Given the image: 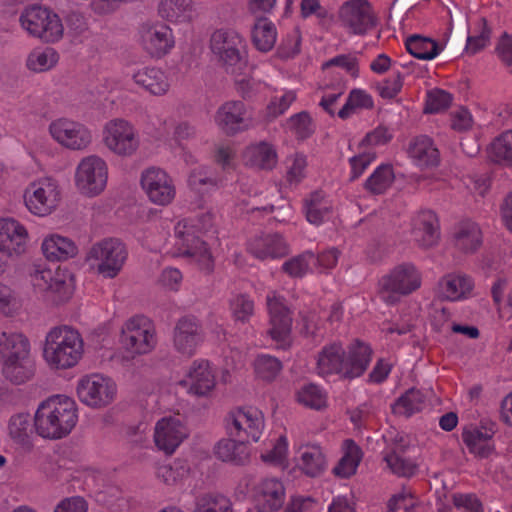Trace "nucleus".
Returning <instances> with one entry per match:
<instances>
[{"instance_id": "f257e3e1", "label": "nucleus", "mask_w": 512, "mask_h": 512, "mask_svg": "<svg viewBox=\"0 0 512 512\" xmlns=\"http://www.w3.org/2000/svg\"><path fill=\"white\" fill-rule=\"evenodd\" d=\"M372 357V349L365 342L355 339L347 348L335 341L324 345L317 354L316 373L321 377L338 375L352 380L362 376Z\"/></svg>"}, {"instance_id": "f03ea898", "label": "nucleus", "mask_w": 512, "mask_h": 512, "mask_svg": "<svg viewBox=\"0 0 512 512\" xmlns=\"http://www.w3.org/2000/svg\"><path fill=\"white\" fill-rule=\"evenodd\" d=\"M77 421L75 401L70 397L57 395L39 405L34 416V427L42 438L56 440L69 435Z\"/></svg>"}, {"instance_id": "7ed1b4c3", "label": "nucleus", "mask_w": 512, "mask_h": 512, "mask_svg": "<svg viewBox=\"0 0 512 512\" xmlns=\"http://www.w3.org/2000/svg\"><path fill=\"white\" fill-rule=\"evenodd\" d=\"M213 214L202 212L195 218L179 221L175 226L178 249L183 256L196 260L201 270L210 273L213 270V260L206 243L198 233L207 232L213 226Z\"/></svg>"}, {"instance_id": "20e7f679", "label": "nucleus", "mask_w": 512, "mask_h": 512, "mask_svg": "<svg viewBox=\"0 0 512 512\" xmlns=\"http://www.w3.org/2000/svg\"><path fill=\"white\" fill-rule=\"evenodd\" d=\"M83 355V340L80 334L68 327H54L45 338L43 356L55 369L75 366Z\"/></svg>"}, {"instance_id": "39448f33", "label": "nucleus", "mask_w": 512, "mask_h": 512, "mask_svg": "<svg viewBox=\"0 0 512 512\" xmlns=\"http://www.w3.org/2000/svg\"><path fill=\"white\" fill-rule=\"evenodd\" d=\"M210 49L220 66L229 74L241 76L248 67L244 38L232 29H217L210 37Z\"/></svg>"}, {"instance_id": "423d86ee", "label": "nucleus", "mask_w": 512, "mask_h": 512, "mask_svg": "<svg viewBox=\"0 0 512 512\" xmlns=\"http://www.w3.org/2000/svg\"><path fill=\"white\" fill-rule=\"evenodd\" d=\"M421 273L411 263L395 266L378 281V295L388 305H394L421 286Z\"/></svg>"}, {"instance_id": "0eeeda50", "label": "nucleus", "mask_w": 512, "mask_h": 512, "mask_svg": "<svg viewBox=\"0 0 512 512\" xmlns=\"http://www.w3.org/2000/svg\"><path fill=\"white\" fill-rule=\"evenodd\" d=\"M128 252L125 244L117 238H106L95 243L87 254L97 272L104 278H115L123 268Z\"/></svg>"}, {"instance_id": "6e6552de", "label": "nucleus", "mask_w": 512, "mask_h": 512, "mask_svg": "<svg viewBox=\"0 0 512 512\" xmlns=\"http://www.w3.org/2000/svg\"><path fill=\"white\" fill-rule=\"evenodd\" d=\"M20 22L29 34L47 43H54L63 36L64 28L58 15L41 6L26 8L20 16Z\"/></svg>"}, {"instance_id": "1a4fd4ad", "label": "nucleus", "mask_w": 512, "mask_h": 512, "mask_svg": "<svg viewBox=\"0 0 512 512\" xmlns=\"http://www.w3.org/2000/svg\"><path fill=\"white\" fill-rule=\"evenodd\" d=\"M121 343L126 350L134 354L151 352L157 344L153 323L143 315L131 317L122 326Z\"/></svg>"}, {"instance_id": "9d476101", "label": "nucleus", "mask_w": 512, "mask_h": 512, "mask_svg": "<svg viewBox=\"0 0 512 512\" xmlns=\"http://www.w3.org/2000/svg\"><path fill=\"white\" fill-rule=\"evenodd\" d=\"M225 428L230 437L257 442L264 430V415L254 407H239L225 417Z\"/></svg>"}, {"instance_id": "9b49d317", "label": "nucleus", "mask_w": 512, "mask_h": 512, "mask_svg": "<svg viewBox=\"0 0 512 512\" xmlns=\"http://www.w3.org/2000/svg\"><path fill=\"white\" fill-rule=\"evenodd\" d=\"M338 21L349 34L363 36L377 24L368 0H347L338 9Z\"/></svg>"}, {"instance_id": "f8f14e48", "label": "nucleus", "mask_w": 512, "mask_h": 512, "mask_svg": "<svg viewBox=\"0 0 512 512\" xmlns=\"http://www.w3.org/2000/svg\"><path fill=\"white\" fill-rule=\"evenodd\" d=\"M108 179L106 162L96 155L83 158L77 166L75 184L81 194L94 197L102 193Z\"/></svg>"}, {"instance_id": "ddd939ff", "label": "nucleus", "mask_w": 512, "mask_h": 512, "mask_svg": "<svg viewBox=\"0 0 512 512\" xmlns=\"http://www.w3.org/2000/svg\"><path fill=\"white\" fill-rule=\"evenodd\" d=\"M104 143L114 154L130 157L136 153L140 139L134 126L124 119H113L106 123L103 131Z\"/></svg>"}, {"instance_id": "4468645a", "label": "nucleus", "mask_w": 512, "mask_h": 512, "mask_svg": "<svg viewBox=\"0 0 512 512\" xmlns=\"http://www.w3.org/2000/svg\"><path fill=\"white\" fill-rule=\"evenodd\" d=\"M270 328L267 334L277 343V347L286 350L291 345L292 316L285 299L275 292L266 297Z\"/></svg>"}, {"instance_id": "2eb2a0df", "label": "nucleus", "mask_w": 512, "mask_h": 512, "mask_svg": "<svg viewBox=\"0 0 512 512\" xmlns=\"http://www.w3.org/2000/svg\"><path fill=\"white\" fill-rule=\"evenodd\" d=\"M117 386L115 382L100 374H92L81 378L77 385L80 401L93 408H102L115 399Z\"/></svg>"}, {"instance_id": "dca6fc26", "label": "nucleus", "mask_w": 512, "mask_h": 512, "mask_svg": "<svg viewBox=\"0 0 512 512\" xmlns=\"http://www.w3.org/2000/svg\"><path fill=\"white\" fill-rule=\"evenodd\" d=\"M138 43L151 58L160 59L175 45L172 30L163 23H142L138 28Z\"/></svg>"}, {"instance_id": "f3484780", "label": "nucleus", "mask_w": 512, "mask_h": 512, "mask_svg": "<svg viewBox=\"0 0 512 512\" xmlns=\"http://www.w3.org/2000/svg\"><path fill=\"white\" fill-rule=\"evenodd\" d=\"M34 289L54 304L67 302L72 296V286L64 273L51 269H35L30 274Z\"/></svg>"}, {"instance_id": "a211bd4d", "label": "nucleus", "mask_w": 512, "mask_h": 512, "mask_svg": "<svg viewBox=\"0 0 512 512\" xmlns=\"http://www.w3.org/2000/svg\"><path fill=\"white\" fill-rule=\"evenodd\" d=\"M140 184L149 200L156 205L170 204L176 194L172 178L157 167L145 169L141 173Z\"/></svg>"}, {"instance_id": "6ab92c4d", "label": "nucleus", "mask_w": 512, "mask_h": 512, "mask_svg": "<svg viewBox=\"0 0 512 512\" xmlns=\"http://www.w3.org/2000/svg\"><path fill=\"white\" fill-rule=\"evenodd\" d=\"M59 196L57 184L51 179H43L29 185L24 193V202L31 213L45 216L56 207Z\"/></svg>"}, {"instance_id": "aec40b11", "label": "nucleus", "mask_w": 512, "mask_h": 512, "mask_svg": "<svg viewBox=\"0 0 512 512\" xmlns=\"http://www.w3.org/2000/svg\"><path fill=\"white\" fill-rule=\"evenodd\" d=\"M49 132L57 143L70 150H83L92 141V135L88 128L67 118L52 121L49 125Z\"/></svg>"}, {"instance_id": "412c9836", "label": "nucleus", "mask_w": 512, "mask_h": 512, "mask_svg": "<svg viewBox=\"0 0 512 512\" xmlns=\"http://www.w3.org/2000/svg\"><path fill=\"white\" fill-rule=\"evenodd\" d=\"M204 340L201 321L193 315L179 318L173 329V345L176 351L191 357Z\"/></svg>"}, {"instance_id": "4be33fe9", "label": "nucleus", "mask_w": 512, "mask_h": 512, "mask_svg": "<svg viewBox=\"0 0 512 512\" xmlns=\"http://www.w3.org/2000/svg\"><path fill=\"white\" fill-rule=\"evenodd\" d=\"M215 121L218 127L229 136L245 131L250 126L247 107L240 100L223 103L216 112Z\"/></svg>"}, {"instance_id": "5701e85b", "label": "nucleus", "mask_w": 512, "mask_h": 512, "mask_svg": "<svg viewBox=\"0 0 512 512\" xmlns=\"http://www.w3.org/2000/svg\"><path fill=\"white\" fill-rule=\"evenodd\" d=\"M408 442L402 436H397L383 452V460L389 470L398 477L410 478L418 471V465L404 456Z\"/></svg>"}, {"instance_id": "b1692460", "label": "nucleus", "mask_w": 512, "mask_h": 512, "mask_svg": "<svg viewBox=\"0 0 512 512\" xmlns=\"http://www.w3.org/2000/svg\"><path fill=\"white\" fill-rule=\"evenodd\" d=\"M28 233L25 227L12 218L0 219V252L8 256L25 251Z\"/></svg>"}, {"instance_id": "393cba45", "label": "nucleus", "mask_w": 512, "mask_h": 512, "mask_svg": "<svg viewBox=\"0 0 512 512\" xmlns=\"http://www.w3.org/2000/svg\"><path fill=\"white\" fill-rule=\"evenodd\" d=\"M496 433V424L490 422L487 425L478 427L464 428L462 440L470 453L478 458H488L494 451V445L491 443L492 437Z\"/></svg>"}, {"instance_id": "a878e982", "label": "nucleus", "mask_w": 512, "mask_h": 512, "mask_svg": "<svg viewBox=\"0 0 512 512\" xmlns=\"http://www.w3.org/2000/svg\"><path fill=\"white\" fill-rule=\"evenodd\" d=\"M248 251L260 260L276 259L286 256L289 253V247L278 233L261 234L248 242Z\"/></svg>"}, {"instance_id": "bb28decb", "label": "nucleus", "mask_w": 512, "mask_h": 512, "mask_svg": "<svg viewBox=\"0 0 512 512\" xmlns=\"http://www.w3.org/2000/svg\"><path fill=\"white\" fill-rule=\"evenodd\" d=\"M186 437L185 427L178 419L162 418L155 427L154 441L156 446L171 454Z\"/></svg>"}, {"instance_id": "cd10ccee", "label": "nucleus", "mask_w": 512, "mask_h": 512, "mask_svg": "<svg viewBox=\"0 0 512 512\" xmlns=\"http://www.w3.org/2000/svg\"><path fill=\"white\" fill-rule=\"evenodd\" d=\"M259 512H275L284 503L285 488L276 478L264 479L256 489Z\"/></svg>"}, {"instance_id": "c85d7f7f", "label": "nucleus", "mask_w": 512, "mask_h": 512, "mask_svg": "<svg viewBox=\"0 0 512 512\" xmlns=\"http://www.w3.org/2000/svg\"><path fill=\"white\" fill-rule=\"evenodd\" d=\"M412 233L414 239L420 246L428 248L435 245L439 238V226L436 214L431 210L419 212L414 219Z\"/></svg>"}, {"instance_id": "c756f323", "label": "nucleus", "mask_w": 512, "mask_h": 512, "mask_svg": "<svg viewBox=\"0 0 512 512\" xmlns=\"http://www.w3.org/2000/svg\"><path fill=\"white\" fill-rule=\"evenodd\" d=\"M189 392L196 396H206L215 387V377L208 361H195L188 372Z\"/></svg>"}, {"instance_id": "7c9ffc66", "label": "nucleus", "mask_w": 512, "mask_h": 512, "mask_svg": "<svg viewBox=\"0 0 512 512\" xmlns=\"http://www.w3.org/2000/svg\"><path fill=\"white\" fill-rule=\"evenodd\" d=\"M453 238L455 246L464 253H473L482 244L481 230L471 220L459 222L454 228Z\"/></svg>"}, {"instance_id": "2f4dec72", "label": "nucleus", "mask_w": 512, "mask_h": 512, "mask_svg": "<svg viewBox=\"0 0 512 512\" xmlns=\"http://www.w3.org/2000/svg\"><path fill=\"white\" fill-rule=\"evenodd\" d=\"M474 287L472 278L466 274L450 273L439 281L442 295L451 301L465 298Z\"/></svg>"}, {"instance_id": "473e14b6", "label": "nucleus", "mask_w": 512, "mask_h": 512, "mask_svg": "<svg viewBox=\"0 0 512 512\" xmlns=\"http://www.w3.org/2000/svg\"><path fill=\"white\" fill-rule=\"evenodd\" d=\"M133 80L137 85L156 96L164 95L170 87L165 73L155 67L138 70L133 75Z\"/></svg>"}, {"instance_id": "72a5a7b5", "label": "nucleus", "mask_w": 512, "mask_h": 512, "mask_svg": "<svg viewBox=\"0 0 512 512\" xmlns=\"http://www.w3.org/2000/svg\"><path fill=\"white\" fill-rule=\"evenodd\" d=\"M215 455L222 461L244 465L249 461L250 452L244 440L231 437L217 443Z\"/></svg>"}, {"instance_id": "f704fd0d", "label": "nucleus", "mask_w": 512, "mask_h": 512, "mask_svg": "<svg viewBox=\"0 0 512 512\" xmlns=\"http://www.w3.org/2000/svg\"><path fill=\"white\" fill-rule=\"evenodd\" d=\"M1 362L4 377L14 384H22L34 375L35 362L30 355L17 359H4Z\"/></svg>"}, {"instance_id": "c9c22d12", "label": "nucleus", "mask_w": 512, "mask_h": 512, "mask_svg": "<svg viewBox=\"0 0 512 512\" xmlns=\"http://www.w3.org/2000/svg\"><path fill=\"white\" fill-rule=\"evenodd\" d=\"M244 158L247 165L262 170H271L277 163L276 151L266 142L247 147Z\"/></svg>"}, {"instance_id": "e433bc0d", "label": "nucleus", "mask_w": 512, "mask_h": 512, "mask_svg": "<svg viewBox=\"0 0 512 512\" xmlns=\"http://www.w3.org/2000/svg\"><path fill=\"white\" fill-rule=\"evenodd\" d=\"M408 153L420 166H436L439 163V152L431 138L416 137L409 145Z\"/></svg>"}, {"instance_id": "4c0bfd02", "label": "nucleus", "mask_w": 512, "mask_h": 512, "mask_svg": "<svg viewBox=\"0 0 512 512\" xmlns=\"http://www.w3.org/2000/svg\"><path fill=\"white\" fill-rule=\"evenodd\" d=\"M30 355L29 340L21 333L0 334V361Z\"/></svg>"}, {"instance_id": "58836bf2", "label": "nucleus", "mask_w": 512, "mask_h": 512, "mask_svg": "<svg viewBox=\"0 0 512 512\" xmlns=\"http://www.w3.org/2000/svg\"><path fill=\"white\" fill-rule=\"evenodd\" d=\"M42 251L49 260H67L77 254V246L68 238L53 235L42 243Z\"/></svg>"}, {"instance_id": "ea45409f", "label": "nucleus", "mask_w": 512, "mask_h": 512, "mask_svg": "<svg viewBox=\"0 0 512 512\" xmlns=\"http://www.w3.org/2000/svg\"><path fill=\"white\" fill-rule=\"evenodd\" d=\"M426 396L416 388L408 389L392 405V412L396 415L410 417L424 409Z\"/></svg>"}, {"instance_id": "a19ab883", "label": "nucleus", "mask_w": 512, "mask_h": 512, "mask_svg": "<svg viewBox=\"0 0 512 512\" xmlns=\"http://www.w3.org/2000/svg\"><path fill=\"white\" fill-rule=\"evenodd\" d=\"M344 448L345 453L333 468V473L339 477L348 478L355 474L362 459V451L352 439L344 441Z\"/></svg>"}, {"instance_id": "79ce46f5", "label": "nucleus", "mask_w": 512, "mask_h": 512, "mask_svg": "<svg viewBox=\"0 0 512 512\" xmlns=\"http://www.w3.org/2000/svg\"><path fill=\"white\" fill-rule=\"evenodd\" d=\"M305 209L307 220L312 224L319 225L329 217L332 206L322 191H314L305 199Z\"/></svg>"}, {"instance_id": "37998d69", "label": "nucleus", "mask_w": 512, "mask_h": 512, "mask_svg": "<svg viewBox=\"0 0 512 512\" xmlns=\"http://www.w3.org/2000/svg\"><path fill=\"white\" fill-rule=\"evenodd\" d=\"M405 45L412 56L421 60L434 59L442 50L435 40L417 34L408 37Z\"/></svg>"}, {"instance_id": "c03bdc74", "label": "nucleus", "mask_w": 512, "mask_h": 512, "mask_svg": "<svg viewBox=\"0 0 512 512\" xmlns=\"http://www.w3.org/2000/svg\"><path fill=\"white\" fill-rule=\"evenodd\" d=\"M276 28L266 18H260L253 27L252 40L255 47L262 51H270L276 42Z\"/></svg>"}, {"instance_id": "a18cd8bd", "label": "nucleus", "mask_w": 512, "mask_h": 512, "mask_svg": "<svg viewBox=\"0 0 512 512\" xmlns=\"http://www.w3.org/2000/svg\"><path fill=\"white\" fill-rule=\"evenodd\" d=\"M299 466L307 476H319L325 470L326 467V459L320 447H308L301 454V462Z\"/></svg>"}, {"instance_id": "49530a36", "label": "nucleus", "mask_w": 512, "mask_h": 512, "mask_svg": "<svg viewBox=\"0 0 512 512\" xmlns=\"http://www.w3.org/2000/svg\"><path fill=\"white\" fill-rule=\"evenodd\" d=\"M394 173L391 165H380L365 181L364 188L371 194H383L393 183Z\"/></svg>"}, {"instance_id": "de8ad7c7", "label": "nucleus", "mask_w": 512, "mask_h": 512, "mask_svg": "<svg viewBox=\"0 0 512 512\" xmlns=\"http://www.w3.org/2000/svg\"><path fill=\"white\" fill-rule=\"evenodd\" d=\"M193 512H233L229 498L221 494L206 493L196 499Z\"/></svg>"}, {"instance_id": "09e8293b", "label": "nucleus", "mask_w": 512, "mask_h": 512, "mask_svg": "<svg viewBox=\"0 0 512 512\" xmlns=\"http://www.w3.org/2000/svg\"><path fill=\"white\" fill-rule=\"evenodd\" d=\"M490 157L496 163L512 165V130L503 132L493 140Z\"/></svg>"}, {"instance_id": "8fccbe9b", "label": "nucleus", "mask_w": 512, "mask_h": 512, "mask_svg": "<svg viewBox=\"0 0 512 512\" xmlns=\"http://www.w3.org/2000/svg\"><path fill=\"white\" fill-rule=\"evenodd\" d=\"M192 0H161L158 6L159 15L168 21H183L191 10Z\"/></svg>"}, {"instance_id": "3c124183", "label": "nucleus", "mask_w": 512, "mask_h": 512, "mask_svg": "<svg viewBox=\"0 0 512 512\" xmlns=\"http://www.w3.org/2000/svg\"><path fill=\"white\" fill-rule=\"evenodd\" d=\"M233 319L243 324L248 323L254 315V301L247 294H238L230 301Z\"/></svg>"}, {"instance_id": "603ef678", "label": "nucleus", "mask_w": 512, "mask_h": 512, "mask_svg": "<svg viewBox=\"0 0 512 512\" xmlns=\"http://www.w3.org/2000/svg\"><path fill=\"white\" fill-rule=\"evenodd\" d=\"M59 56L53 48H45L42 51L32 52L27 59V66L35 72H44L51 69L57 62Z\"/></svg>"}, {"instance_id": "864d4df0", "label": "nucleus", "mask_w": 512, "mask_h": 512, "mask_svg": "<svg viewBox=\"0 0 512 512\" xmlns=\"http://www.w3.org/2000/svg\"><path fill=\"white\" fill-rule=\"evenodd\" d=\"M282 367L281 361L270 355H260L254 362L257 376L268 382L273 381L278 376Z\"/></svg>"}, {"instance_id": "5fc2aeb1", "label": "nucleus", "mask_w": 512, "mask_h": 512, "mask_svg": "<svg viewBox=\"0 0 512 512\" xmlns=\"http://www.w3.org/2000/svg\"><path fill=\"white\" fill-rule=\"evenodd\" d=\"M373 107L372 97L365 91L353 89L347 98L345 105L339 110L338 116L347 119L357 108L370 109Z\"/></svg>"}, {"instance_id": "6e6d98bb", "label": "nucleus", "mask_w": 512, "mask_h": 512, "mask_svg": "<svg viewBox=\"0 0 512 512\" xmlns=\"http://www.w3.org/2000/svg\"><path fill=\"white\" fill-rule=\"evenodd\" d=\"M475 25L474 34L467 38L466 51L470 54H476L486 47L491 36V30L485 18H480Z\"/></svg>"}, {"instance_id": "4d7b16f0", "label": "nucleus", "mask_w": 512, "mask_h": 512, "mask_svg": "<svg viewBox=\"0 0 512 512\" xmlns=\"http://www.w3.org/2000/svg\"><path fill=\"white\" fill-rule=\"evenodd\" d=\"M297 400L306 407L319 410L326 405V396L315 384L303 386L297 392Z\"/></svg>"}, {"instance_id": "13d9d810", "label": "nucleus", "mask_w": 512, "mask_h": 512, "mask_svg": "<svg viewBox=\"0 0 512 512\" xmlns=\"http://www.w3.org/2000/svg\"><path fill=\"white\" fill-rule=\"evenodd\" d=\"M314 259V254L310 251L290 258L282 265V270L290 277L301 278L309 270L310 261Z\"/></svg>"}, {"instance_id": "bf43d9fd", "label": "nucleus", "mask_w": 512, "mask_h": 512, "mask_svg": "<svg viewBox=\"0 0 512 512\" xmlns=\"http://www.w3.org/2000/svg\"><path fill=\"white\" fill-rule=\"evenodd\" d=\"M30 428L29 414L19 413L10 418L8 429L11 438L20 444L28 441V432Z\"/></svg>"}, {"instance_id": "052dcab7", "label": "nucleus", "mask_w": 512, "mask_h": 512, "mask_svg": "<svg viewBox=\"0 0 512 512\" xmlns=\"http://www.w3.org/2000/svg\"><path fill=\"white\" fill-rule=\"evenodd\" d=\"M451 102L452 95L450 93L441 89H434L427 94L424 112L429 114L442 112L449 108Z\"/></svg>"}, {"instance_id": "680f3d73", "label": "nucleus", "mask_w": 512, "mask_h": 512, "mask_svg": "<svg viewBox=\"0 0 512 512\" xmlns=\"http://www.w3.org/2000/svg\"><path fill=\"white\" fill-rule=\"evenodd\" d=\"M289 126L299 139H306L313 133L311 117L307 112H300L289 119Z\"/></svg>"}, {"instance_id": "e2e57ef3", "label": "nucleus", "mask_w": 512, "mask_h": 512, "mask_svg": "<svg viewBox=\"0 0 512 512\" xmlns=\"http://www.w3.org/2000/svg\"><path fill=\"white\" fill-rule=\"evenodd\" d=\"M296 94L293 91L285 92L281 97H274L267 106L268 116L276 118L283 114L295 101Z\"/></svg>"}, {"instance_id": "0e129e2a", "label": "nucleus", "mask_w": 512, "mask_h": 512, "mask_svg": "<svg viewBox=\"0 0 512 512\" xmlns=\"http://www.w3.org/2000/svg\"><path fill=\"white\" fill-rule=\"evenodd\" d=\"M452 502L457 509L465 512H483L482 503L475 494H453Z\"/></svg>"}, {"instance_id": "69168bd1", "label": "nucleus", "mask_w": 512, "mask_h": 512, "mask_svg": "<svg viewBox=\"0 0 512 512\" xmlns=\"http://www.w3.org/2000/svg\"><path fill=\"white\" fill-rule=\"evenodd\" d=\"M286 453L287 441L284 436H281L270 451L261 454V459L269 464L282 465L285 461Z\"/></svg>"}, {"instance_id": "338daca9", "label": "nucleus", "mask_w": 512, "mask_h": 512, "mask_svg": "<svg viewBox=\"0 0 512 512\" xmlns=\"http://www.w3.org/2000/svg\"><path fill=\"white\" fill-rule=\"evenodd\" d=\"M402 86V77L401 74L398 73L397 75L379 83L377 85V90L382 98L392 99L400 92Z\"/></svg>"}, {"instance_id": "774afa93", "label": "nucleus", "mask_w": 512, "mask_h": 512, "mask_svg": "<svg viewBox=\"0 0 512 512\" xmlns=\"http://www.w3.org/2000/svg\"><path fill=\"white\" fill-rule=\"evenodd\" d=\"M87 502L83 497L73 496L61 500L55 507L54 512H86Z\"/></svg>"}]
</instances>
